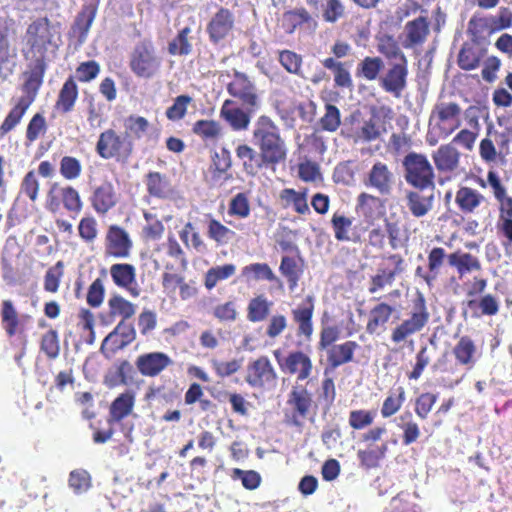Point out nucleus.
Instances as JSON below:
<instances>
[{
  "instance_id": "nucleus-1",
  "label": "nucleus",
  "mask_w": 512,
  "mask_h": 512,
  "mask_svg": "<svg viewBox=\"0 0 512 512\" xmlns=\"http://www.w3.org/2000/svg\"><path fill=\"white\" fill-rule=\"evenodd\" d=\"M52 38V26L48 18H38L28 25L23 37L22 53L29 61L30 74L22 87L24 95L16 100L0 125L1 136L9 133L20 123L35 101L47 69V51L52 44Z\"/></svg>"
},
{
  "instance_id": "nucleus-2",
  "label": "nucleus",
  "mask_w": 512,
  "mask_h": 512,
  "mask_svg": "<svg viewBox=\"0 0 512 512\" xmlns=\"http://www.w3.org/2000/svg\"><path fill=\"white\" fill-rule=\"evenodd\" d=\"M253 139L268 167L275 171L279 164L286 161L287 145L282 138L279 127L267 115H261L253 130Z\"/></svg>"
},
{
  "instance_id": "nucleus-3",
  "label": "nucleus",
  "mask_w": 512,
  "mask_h": 512,
  "mask_svg": "<svg viewBox=\"0 0 512 512\" xmlns=\"http://www.w3.org/2000/svg\"><path fill=\"white\" fill-rule=\"evenodd\" d=\"M462 108L455 101H438L429 117V132L426 141L434 146L438 139H446L461 127Z\"/></svg>"
},
{
  "instance_id": "nucleus-4",
  "label": "nucleus",
  "mask_w": 512,
  "mask_h": 512,
  "mask_svg": "<svg viewBox=\"0 0 512 512\" xmlns=\"http://www.w3.org/2000/svg\"><path fill=\"white\" fill-rule=\"evenodd\" d=\"M135 151L132 139L114 128H107L100 132L95 143V152L98 157L106 161L125 166L131 161Z\"/></svg>"
},
{
  "instance_id": "nucleus-5",
  "label": "nucleus",
  "mask_w": 512,
  "mask_h": 512,
  "mask_svg": "<svg viewBox=\"0 0 512 512\" xmlns=\"http://www.w3.org/2000/svg\"><path fill=\"white\" fill-rule=\"evenodd\" d=\"M430 313L427 307L426 299L421 292H417L412 299V304L407 318L395 325L390 334V340L395 345L406 344L413 335L421 332L429 323Z\"/></svg>"
},
{
  "instance_id": "nucleus-6",
  "label": "nucleus",
  "mask_w": 512,
  "mask_h": 512,
  "mask_svg": "<svg viewBox=\"0 0 512 512\" xmlns=\"http://www.w3.org/2000/svg\"><path fill=\"white\" fill-rule=\"evenodd\" d=\"M128 66L132 74L149 80L156 77L162 67V58L150 39H143L132 47L128 55Z\"/></svg>"
},
{
  "instance_id": "nucleus-7",
  "label": "nucleus",
  "mask_w": 512,
  "mask_h": 512,
  "mask_svg": "<svg viewBox=\"0 0 512 512\" xmlns=\"http://www.w3.org/2000/svg\"><path fill=\"white\" fill-rule=\"evenodd\" d=\"M488 285L486 278L474 277L471 286L466 291L467 299L462 302L463 316L473 319L498 314L500 304L498 298L491 294H483Z\"/></svg>"
},
{
  "instance_id": "nucleus-8",
  "label": "nucleus",
  "mask_w": 512,
  "mask_h": 512,
  "mask_svg": "<svg viewBox=\"0 0 512 512\" xmlns=\"http://www.w3.org/2000/svg\"><path fill=\"white\" fill-rule=\"evenodd\" d=\"M386 433L387 429L384 426H374L361 435V442L365 444V448L357 451L361 467L367 470L376 469L386 458L389 445L387 441H382Z\"/></svg>"
},
{
  "instance_id": "nucleus-9",
  "label": "nucleus",
  "mask_w": 512,
  "mask_h": 512,
  "mask_svg": "<svg viewBox=\"0 0 512 512\" xmlns=\"http://www.w3.org/2000/svg\"><path fill=\"white\" fill-rule=\"evenodd\" d=\"M406 270L405 259L401 254L389 253L381 256L376 273L369 278L368 292L376 294L392 287L397 278Z\"/></svg>"
},
{
  "instance_id": "nucleus-10",
  "label": "nucleus",
  "mask_w": 512,
  "mask_h": 512,
  "mask_svg": "<svg viewBox=\"0 0 512 512\" xmlns=\"http://www.w3.org/2000/svg\"><path fill=\"white\" fill-rule=\"evenodd\" d=\"M403 166L405 180L409 185L421 191L434 189V170L425 155L411 152L404 157Z\"/></svg>"
},
{
  "instance_id": "nucleus-11",
  "label": "nucleus",
  "mask_w": 512,
  "mask_h": 512,
  "mask_svg": "<svg viewBox=\"0 0 512 512\" xmlns=\"http://www.w3.org/2000/svg\"><path fill=\"white\" fill-rule=\"evenodd\" d=\"M287 408L284 413L285 421L288 425L302 427L308 419L314 401L312 394L302 385L293 386L288 394Z\"/></svg>"
},
{
  "instance_id": "nucleus-12",
  "label": "nucleus",
  "mask_w": 512,
  "mask_h": 512,
  "mask_svg": "<svg viewBox=\"0 0 512 512\" xmlns=\"http://www.w3.org/2000/svg\"><path fill=\"white\" fill-rule=\"evenodd\" d=\"M45 207L53 214L58 213L61 207L69 213L78 214L83 208V202L76 188L54 182L47 192Z\"/></svg>"
},
{
  "instance_id": "nucleus-13",
  "label": "nucleus",
  "mask_w": 512,
  "mask_h": 512,
  "mask_svg": "<svg viewBox=\"0 0 512 512\" xmlns=\"http://www.w3.org/2000/svg\"><path fill=\"white\" fill-rule=\"evenodd\" d=\"M244 379L252 389L265 391L276 386L278 374L269 357L261 355L247 364Z\"/></svg>"
},
{
  "instance_id": "nucleus-14",
  "label": "nucleus",
  "mask_w": 512,
  "mask_h": 512,
  "mask_svg": "<svg viewBox=\"0 0 512 512\" xmlns=\"http://www.w3.org/2000/svg\"><path fill=\"white\" fill-rule=\"evenodd\" d=\"M228 94L241 105L250 110H258L260 96L255 82L244 72L234 71L231 81L226 86Z\"/></svg>"
},
{
  "instance_id": "nucleus-15",
  "label": "nucleus",
  "mask_w": 512,
  "mask_h": 512,
  "mask_svg": "<svg viewBox=\"0 0 512 512\" xmlns=\"http://www.w3.org/2000/svg\"><path fill=\"white\" fill-rule=\"evenodd\" d=\"M235 25L236 18L234 13L226 7H219L206 26V33L210 43L215 46L223 43L233 35Z\"/></svg>"
},
{
  "instance_id": "nucleus-16",
  "label": "nucleus",
  "mask_w": 512,
  "mask_h": 512,
  "mask_svg": "<svg viewBox=\"0 0 512 512\" xmlns=\"http://www.w3.org/2000/svg\"><path fill=\"white\" fill-rule=\"evenodd\" d=\"M133 241L129 233L117 224L108 226L104 238V254L115 259H127L131 255Z\"/></svg>"
},
{
  "instance_id": "nucleus-17",
  "label": "nucleus",
  "mask_w": 512,
  "mask_h": 512,
  "mask_svg": "<svg viewBox=\"0 0 512 512\" xmlns=\"http://www.w3.org/2000/svg\"><path fill=\"white\" fill-rule=\"evenodd\" d=\"M370 118L364 121L362 127L356 132L355 142H371L380 137L385 131V124L392 118V110L387 106H373L370 109Z\"/></svg>"
},
{
  "instance_id": "nucleus-18",
  "label": "nucleus",
  "mask_w": 512,
  "mask_h": 512,
  "mask_svg": "<svg viewBox=\"0 0 512 512\" xmlns=\"http://www.w3.org/2000/svg\"><path fill=\"white\" fill-rule=\"evenodd\" d=\"M1 325L9 339L19 337L26 343V323L31 316L19 315L13 302L9 299L3 300L0 308Z\"/></svg>"
},
{
  "instance_id": "nucleus-19",
  "label": "nucleus",
  "mask_w": 512,
  "mask_h": 512,
  "mask_svg": "<svg viewBox=\"0 0 512 512\" xmlns=\"http://www.w3.org/2000/svg\"><path fill=\"white\" fill-rule=\"evenodd\" d=\"M432 159L440 176V184L450 181L458 174L460 165V152L452 144L441 145L432 154Z\"/></svg>"
},
{
  "instance_id": "nucleus-20",
  "label": "nucleus",
  "mask_w": 512,
  "mask_h": 512,
  "mask_svg": "<svg viewBox=\"0 0 512 512\" xmlns=\"http://www.w3.org/2000/svg\"><path fill=\"white\" fill-rule=\"evenodd\" d=\"M408 60L389 64L387 71L379 78L380 87L395 98H400L407 87Z\"/></svg>"
},
{
  "instance_id": "nucleus-21",
  "label": "nucleus",
  "mask_w": 512,
  "mask_h": 512,
  "mask_svg": "<svg viewBox=\"0 0 512 512\" xmlns=\"http://www.w3.org/2000/svg\"><path fill=\"white\" fill-rule=\"evenodd\" d=\"M330 223L334 238L338 242L360 243L364 233L367 231V228L354 224V218L340 211L333 213Z\"/></svg>"
},
{
  "instance_id": "nucleus-22",
  "label": "nucleus",
  "mask_w": 512,
  "mask_h": 512,
  "mask_svg": "<svg viewBox=\"0 0 512 512\" xmlns=\"http://www.w3.org/2000/svg\"><path fill=\"white\" fill-rule=\"evenodd\" d=\"M315 310L314 297L308 295L301 304L291 310L292 320L296 324V335L310 341L314 332L313 315Z\"/></svg>"
},
{
  "instance_id": "nucleus-23",
  "label": "nucleus",
  "mask_w": 512,
  "mask_h": 512,
  "mask_svg": "<svg viewBox=\"0 0 512 512\" xmlns=\"http://www.w3.org/2000/svg\"><path fill=\"white\" fill-rule=\"evenodd\" d=\"M173 364L171 357L161 351L140 354L135 360L138 372L144 377L154 378Z\"/></svg>"
},
{
  "instance_id": "nucleus-24",
  "label": "nucleus",
  "mask_w": 512,
  "mask_h": 512,
  "mask_svg": "<svg viewBox=\"0 0 512 512\" xmlns=\"http://www.w3.org/2000/svg\"><path fill=\"white\" fill-rule=\"evenodd\" d=\"M119 195L110 180H104L92 189L89 201L93 210L101 216L106 215L118 203Z\"/></svg>"
},
{
  "instance_id": "nucleus-25",
  "label": "nucleus",
  "mask_w": 512,
  "mask_h": 512,
  "mask_svg": "<svg viewBox=\"0 0 512 512\" xmlns=\"http://www.w3.org/2000/svg\"><path fill=\"white\" fill-rule=\"evenodd\" d=\"M257 110L246 109L236 106L232 99H226L220 109V117L230 126L233 131H245L249 128L252 114Z\"/></svg>"
},
{
  "instance_id": "nucleus-26",
  "label": "nucleus",
  "mask_w": 512,
  "mask_h": 512,
  "mask_svg": "<svg viewBox=\"0 0 512 512\" xmlns=\"http://www.w3.org/2000/svg\"><path fill=\"white\" fill-rule=\"evenodd\" d=\"M280 369L286 374L295 375L297 381H304L311 376L313 363L308 354L301 350H295L289 352L283 359Z\"/></svg>"
},
{
  "instance_id": "nucleus-27",
  "label": "nucleus",
  "mask_w": 512,
  "mask_h": 512,
  "mask_svg": "<svg viewBox=\"0 0 512 512\" xmlns=\"http://www.w3.org/2000/svg\"><path fill=\"white\" fill-rule=\"evenodd\" d=\"M109 273L115 286L127 290L134 298L140 295L134 265L130 263H115L110 266Z\"/></svg>"
},
{
  "instance_id": "nucleus-28",
  "label": "nucleus",
  "mask_w": 512,
  "mask_h": 512,
  "mask_svg": "<svg viewBox=\"0 0 512 512\" xmlns=\"http://www.w3.org/2000/svg\"><path fill=\"white\" fill-rule=\"evenodd\" d=\"M355 211L367 226H374L375 221L384 215L381 199L366 192L358 195Z\"/></svg>"
},
{
  "instance_id": "nucleus-29",
  "label": "nucleus",
  "mask_w": 512,
  "mask_h": 512,
  "mask_svg": "<svg viewBox=\"0 0 512 512\" xmlns=\"http://www.w3.org/2000/svg\"><path fill=\"white\" fill-rule=\"evenodd\" d=\"M475 107H468L465 111L466 121L470 129L463 128L453 137L450 144L460 146L467 151H472L480 131L479 117L474 113Z\"/></svg>"
},
{
  "instance_id": "nucleus-30",
  "label": "nucleus",
  "mask_w": 512,
  "mask_h": 512,
  "mask_svg": "<svg viewBox=\"0 0 512 512\" xmlns=\"http://www.w3.org/2000/svg\"><path fill=\"white\" fill-rule=\"evenodd\" d=\"M236 157L240 160L243 171L248 175L255 177L264 169H270L262 157L260 150L256 151L248 144H240L235 149Z\"/></svg>"
},
{
  "instance_id": "nucleus-31",
  "label": "nucleus",
  "mask_w": 512,
  "mask_h": 512,
  "mask_svg": "<svg viewBox=\"0 0 512 512\" xmlns=\"http://www.w3.org/2000/svg\"><path fill=\"white\" fill-rule=\"evenodd\" d=\"M359 348L357 342L348 340L341 344H336L326 350L327 352V367L324 370V375H328L330 371H334L336 368L352 362L354 359V353Z\"/></svg>"
},
{
  "instance_id": "nucleus-32",
  "label": "nucleus",
  "mask_w": 512,
  "mask_h": 512,
  "mask_svg": "<svg viewBox=\"0 0 512 512\" xmlns=\"http://www.w3.org/2000/svg\"><path fill=\"white\" fill-rule=\"evenodd\" d=\"M487 54V48L472 41L464 42L457 57L458 67L464 71L480 67Z\"/></svg>"
},
{
  "instance_id": "nucleus-33",
  "label": "nucleus",
  "mask_w": 512,
  "mask_h": 512,
  "mask_svg": "<svg viewBox=\"0 0 512 512\" xmlns=\"http://www.w3.org/2000/svg\"><path fill=\"white\" fill-rule=\"evenodd\" d=\"M485 200V196L478 190L468 186H460L455 193L454 201L462 214L472 215L478 211Z\"/></svg>"
},
{
  "instance_id": "nucleus-34",
  "label": "nucleus",
  "mask_w": 512,
  "mask_h": 512,
  "mask_svg": "<svg viewBox=\"0 0 512 512\" xmlns=\"http://www.w3.org/2000/svg\"><path fill=\"white\" fill-rule=\"evenodd\" d=\"M135 406V393L131 390H127L119 394L109 406V414L107 422L109 425L122 422L128 417Z\"/></svg>"
},
{
  "instance_id": "nucleus-35",
  "label": "nucleus",
  "mask_w": 512,
  "mask_h": 512,
  "mask_svg": "<svg viewBox=\"0 0 512 512\" xmlns=\"http://www.w3.org/2000/svg\"><path fill=\"white\" fill-rule=\"evenodd\" d=\"M393 184V173L382 162H376L368 173L367 186L376 189L380 194L390 193Z\"/></svg>"
},
{
  "instance_id": "nucleus-36",
  "label": "nucleus",
  "mask_w": 512,
  "mask_h": 512,
  "mask_svg": "<svg viewBox=\"0 0 512 512\" xmlns=\"http://www.w3.org/2000/svg\"><path fill=\"white\" fill-rule=\"evenodd\" d=\"M394 312L395 308L387 302L382 301L374 305L369 312L366 324L367 333L371 335L377 334L380 329L385 328Z\"/></svg>"
},
{
  "instance_id": "nucleus-37",
  "label": "nucleus",
  "mask_w": 512,
  "mask_h": 512,
  "mask_svg": "<svg viewBox=\"0 0 512 512\" xmlns=\"http://www.w3.org/2000/svg\"><path fill=\"white\" fill-rule=\"evenodd\" d=\"M487 182L499 203V217L512 218V196L507 195L506 187L495 171L491 170L487 173Z\"/></svg>"
},
{
  "instance_id": "nucleus-38",
  "label": "nucleus",
  "mask_w": 512,
  "mask_h": 512,
  "mask_svg": "<svg viewBox=\"0 0 512 512\" xmlns=\"http://www.w3.org/2000/svg\"><path fill=\"white\" fill-rule=\"evenodd\" d=\"M97 14V6L94 4L84 5L77 14L71 31L79 44H83L88 36L89 30Z\"/></svg>"
},
{
  "instance_id": "nucleus-39",
  "label": "nucleus",
  "mask_w": 512,
  "mask_h": 512,
  "mask_svg": "<svg viewBox=\"0 0 512 512\" xmlns=\"http://www.w3.org/2000/svg\"><path fill=\"white\" fill-rule=\"evenodd\" d=\"M147 193L157 199H167L173 194V187L167 175L150 171L145 176Z\"/></svg>"
},
{
  "instance_id": "nucleus-40",
  "label": "nucleus",
  "mask_w": 512,
  "mask_h": 512,
  "mask_svg": "<svg viewBox=\"0 0 512 512\" xmlns=\"http://www.w3.org/2000/svg\"><path fill=\"white\" fill-rule=\"evenodd\" d=\"M324 68L333 73L334 86L342 89H352L353 79L347 62H342L333 57L322 60Z\"/></svg>"
},
{
  "instance_id": "nucleus-41",
  "label": "nucleus",
  "mask_w": 512,
  "mask_h": 512,
  "mask_svg": "<svg viewBox=\"0 0 512 512\" xmlns=\"http://www.w3.org/2000/svg\"><path fill=\"white\" fill-rule=\"evenodd\" d=\"M406 206L410 213L416 217L421 218L427 215L433 208L434 194L431 192L426 195L420 191H407L406 192Z\"/></svg>"
},
{
  "instance_id": "nucleus-42",
  "label": "nucleus",
  "mask_w": 512,
  "mask_h": 512,
  "mask_svg": "<svg viewBox=\"0 0 512 512\" xmlns=\"http://www.w3.org/2000/svg\"><path fill=\"white\" fill-rule=\"evenodd\" d=\"M406 44L405 47H414L422 45L430 32L429 21L427 17L420 16L405 25Z\"/></svg>"
},
{
  "instance_id": "nucleus-43",
  "label": "nucleus",
  "mask_w": 512,
  "mask_h": 512,
  "mask_svg": "<svg viewBox=\"0 0 512 512\" xmlns=\"http://www.w3.org/2000/svg\"><path fill=\"white\" fill-rule=\"evenodd\" d=\"M385 67L384 61L379 56H365L360 60L355 69L357 79L365 81L379 80L380 74Z\"/></svg>"
},
{
  "instance_id": "nucleus-44",
  "label": "nucleus",
  "mask_w": 512,
  "mask_h": 512,
  "mask_svg": "<svg viewBox=\"0 0 512 512\" xmlns=\"http://www.w3.org/2000/svg\"><path fill=\"white\" fill-rule=\"evenodd\" d=\"M452 353L457 364L471 368L476 362L477 347L474 340L465 335L454 345Z\"/></svg>"
},
{
  "instance_id": "nucleus-45",
  "label": "nucleus",
  "mask_w": 512,
  "mask_h": 512,
  "mask_svg": "<svg viewBox=\"0 0 512 512\" xmlns=\"http://www.w3.org/2000/svg\"><path fill=\"white\" fill-rule=\"evenodd\" d=\"M493 33L495 32L487 15L474 14L468 21L469 41L482 44Z\"/></svg>"
},
{
  "instance_id": "nucleus-46",
  "label": "nucleus",
  "mask_w": 512,
  "mask_h": 512,
  "mask_svg": "<svg viewBox=\"0 0 512 512\" xmlns=\"http://www.w3.org/2000/svg\"><path fill=\"white\" fill-rule=\"evenodd\" d=\"M78 98V86L72 76H69L62 85L57 100L55 102V109L62 114L69 113L73 110Z\"/></svg>"
},
{
  "instance_id": "nucleus-47",
  "label": "nucleus",
  "mask_w": 512,
  "mask_h": 512,
  "mask_svg": "<svg viewBox=\"0 0 512 512\" xmlns=\"http://www.w3.org/2000/svg\"><path fill=\"white\" fill-rule=\"evenodd\" d=\"M447 260L448 264L457 270L460 277L482 269V265L478 257L468 252H453L447 256Z\"/></svg>"
},
{
  "instance_id": "nucleus-48",
  "label": "nucleus",
  "mask_w": 512,
  "mask_h": 512,
  "mask_svg": "<svg viewBox=\"0 0 512 512\" xmlns=\"http://www.w3.org/2000/svg\"><path fill=\"white\" fill-rule=\"evenodd\" d=\"M273 302L266 295L259 294L251 298L247 304V320L252 323L263 322L271 313Z\"/></svg>"
},
{
  "instance_id": "nucleus-49",
  "label": "nucleus",
  "mask_w": 512,
  "mask_h": 512,
  "mask_svg": "<svg viewBox=\"0 0 512 512\" xmlns=\"http://www.w3.org/2000/svg\"><path fill=\"white\" fill-rule=\"evenodd\" d=\"M12 34V23L0 19V72L15 57V51L11 43Z\"/></svg>"
},
{
  "instance_id": "nucleus-50",
  "label": "nucleus",
  "mask_w": 512,
  "mask_h": 512,
  "mask_svg": "<svg viewBox=\"0 0 512 512\" xmlns=\"http://www.w3.org/2000/svg\"><path fill=\"white\" fill-rule=\"evenodd\" d=\"M192 29L185 26L180 29L176 36L168 43L167 51L171 56H187L192 53L193 46L190 34Z\"/></svg>"
},
{
  "instance_id": "nucleus-51",
  "label": "nucleus",
  "mask_w": 512,
  "mask_h": 512,
  "mask_svg": "<svg viewBox=\"0 0 512 512\" xmlns=\"http://www.w3.org/2000/svg\"><path fill=\"white\" fill-rule=\"evenodd\" d=\"M377 51L390 63L408 60L398 42L390 35L378 38Z\"/></svg>"
},
{
  "instance_id": "nucleus-52",
  "label": "nucleus",
  "mask_w": 512,
  "mask_h": 512,
  "mask_svg": "<svg viewBox=\"0 0 512 512\" xmlns=\"http://www.w3.org/2000/svg\"><path fill=\"white\" fill-rule=\"evenodd\" d=\"M279 197L284 207L292 206L295 212L301 215L309 212L306 190L301 192L292 188H285L281 190Z\"/></svg>"
},
{
  "instance_id": "nucleus-53",
  "label": "nucleus",
  "mask_w": 512,
  "mask_h": 512,
  "mask_svg": "<svg viewBox=\"0 0 512 512\" xmlns=\"http://www.w3.org/2000/svg\"><path fill=\"white\" fill-rule=\"evenodd\" d=\"M123 126L125 129L123 134L134 142V140H140L148 133L150 123L143 116L131 114L124 119Z\"/></svg>"
},
{
  "instance_id": "nucleus-54",
  "label": "nucleus",
  "mask_w": 512,
  "mask_h": 512,
  "mask_svg": "<svg viewBox=\"0 0 512 512\" xmlns=\"http://www.w3.org/2000/svg\"><path fill=\"white\" fill-rule=\"evenodd\" d=\"M406 400L404 387L399 386L389 391L381 406V416L390 418L395 415L403 406Z\"/></svg>"
},
{
  "instance_id": "nucleus-55",
  "label": "nucleus",
  "mask_w": 512,
  "mask_h": 512,
  "mask_svg": "<svg viewBox=\"0 0 512 512\" xmlns=\"http://www.w3.org/2000/svg\"><path fill=\"white\" fill-rule=\"evenodd\" d=\"M235 272L236 266L232 263L211 267L204 275V286L207 290H212L218 282L232 277Z\"/></svg>"
},
{
  "instance_id": "nucleus-56",
  "label": "nucleus",
  "mask_w": 512,
  "mask_h": 512,
  "mask_svg": "<svg viewBox=\"0 0 512 512\" xmlns=\"http://www.w3.org/2000/svg\"><path fill=\"white\" fill-rule=\"evenodd\" d=\"M311 20L312 17L305 8H296L283 13L282 27L286 33L292 34L298 27Z\"/></svg>"
},
{
  "instance_id": "nucleus-57",
  "label": "nucleus",
  "mask_w": 512,
  "mask_h": 512,
  "mask_svg": "<svg viewBox=\"0 0 512 512\" xmlns=\"http://www.w3.org/2000/svg\"><path fill=\"white\" fill-rule=\"evenodd\" d=\"M280 273L287 279L288 286L293 291L302 275V268L294 257L283 256L279 266Z\"/></svg>"
},
{
  "instance_id": "nucleus-58",
  "label": "nucleus",
  "mask_w": 512,
  "mask_h": 512,
  "mask_svg": "<svg viewBox=\"0 0 512 512\" xmlns=\"http://www.w3.org/2000/svg\"><path fill=\"white\" fill-rule=\"evenodd\" d=\"M401 421L398 427L402 430V443L408 446L417 441L420 437V428L417 422L413 420V415L410 411L404 412L400 415Z\"/></svg>"
},
{
  "instance_id": "nucleus-59",
  "label": "nucleus",
  "mask_w": 512,
  "mask_h": 512,
  "mask_svg": "<svg viewBox=\"0 0 512 512\" xmlns=\"http://www.w3.org/2000/svg\"><path fill=\"white\" fill-rule=\"evenodd\" d=\"M241 275L246 281H274L276 279L274 272L267 263H252L246 265L242 268Z\"/></svg>"
},
{
  "instance_id": "nucleus-60",
  "label": "nucleus",
  "mask_w": 512,
  "mask_h": 512,
  "mask_svg": "<svg viewBox=\"0 0 512 512\" xmlns=\"http://www.w3.org/2000/svg\"><path fill=\"white\" fill-rule=\"evenodd\" d=\"M40 351L49 360L56 359L60 354V341L57 330L50 328L40 338Z\"/></svg>"
},
{
  "instance_id": "nucleus-61",
  "label": "nucleus",
  "mask_w": 512,
  "mask_h": 512,
  "mask_svg": "<svg viewBox=\"0 0 512 512\" xmlns=\"http://www.w3.org/2000/svg\"><path fill=\"white\" fill-rule=\"evenodd\" d=\"M208 237L219 245L227 244L235 237V232L217 219H210L207 225Z\"/></svg>"
},
{
  "instance_id": "nucleus-62",
  "label": "nucleus",
  "mask_w": 512,
  "mask_h": 512,
  "mask_svg": "<svg viewBox=\"0 0 512 512\" xmlns=\"http://www.w3.org/2000/svg\"><path fill=\"white\" fill-rule=\"evenodd\" d=\"M108 307L111 316H121L123 320L131 318L136 312L135 305L121 295H113L108 300Z\"/></svg>"
},
{
  "instance_id": "nucleus-63",
  "label": "nucleus",
  "mask_w": 512,
  "mask_h": 512,
  "mask_svg": "<svg viewBox=\"0 0 512 512\" xmlns=\"http://www.w3.org/2000/svg\"><path fill=\"white\" fill-rule=\"evenodd\" d=\"M251 205L246 193L240 192L234 195L228 205V215L237 219H245L250 216Z\"/></svg>"
},
{
  "instance_id": "nucleus-64",
  "label": "nucleus",
  "mask_w": 512,
  "mask_h": 512,
  "mask_svg": "<svg viewBox=\"0 0 512 512\" xmlns=\"http://www.w3.org/2000/svg\"><path fill=\"white\" fill-rule=\"evenodd\" d=\"M68 485L76 495H80L92 487V477L85 469H75L69 473Z\"/></svg>"
}]
</instances>
